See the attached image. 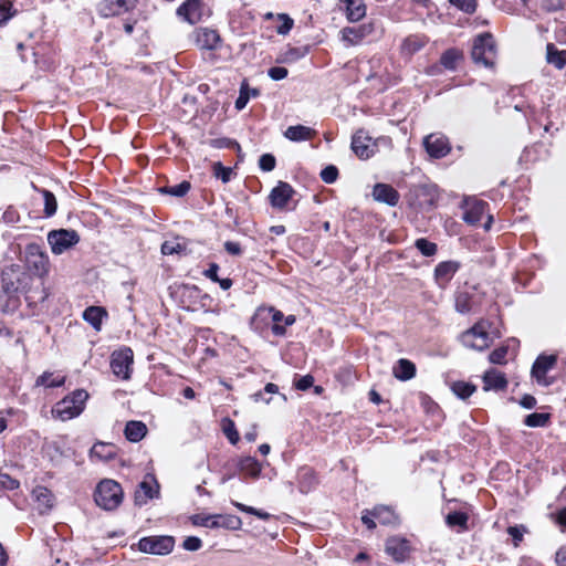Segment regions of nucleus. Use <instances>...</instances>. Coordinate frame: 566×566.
<instances>
[{
  "label": "nucleus",
  "mask_w": 566,
  "mask_h": 566,
  "mask_svg": "<svg viewBox=\"0 0 566 566\" xmlns=\"http://www.w3.org/2000/svg\"><path fill=\"white\" fill-rule=\"evenodd\" d=\"M87 399L88 394L86 390L76 389L56 402L52 409V413L62 421L71 420L83 412Z\"/></svg>",
  "instance_id": "1"
},
{
  "label": "nucleus",
  "mask_w": 566,
  "mask_h": 566,
  "mask_svg": "<svg viewBox=\"0 0 566 566\" xmlns=\"http://www.w3.org/2000/svg\"><path fill=\"white\" fill-rule=\"evenodd\" d=\"M124 493L120 484L114 480L101 481L94 492L96 505L105 511L117 509L123 502Z\"/></svg>",
  "instance_id": "2"
},
{
  "label": "nucleus",
  "mask_w": 566,
  "mask_h": 566,
  "mask_svg": "<svg viewBox=\"0 0 566 566\" xmlns=\"http://www.w3.org/2000/svg\"><path fill=\"white\" fill-rule=\"evenodd\" d=\"M557 355L539 354L532 365L531 377L538 386L551 387L555 384L556 378L547 374L557 365Z\"/></svg>",
  "instance_id": "3"
},
{
  "label": "nucleus",
  "mask_w": 566,
  "mask_h": 566,
  "mask_svg": "<svg viewBox=\"0 0 566 566\" xmlns=\"http://www.w3.org/2000/svg\"><path fill=\"white\" fill-rule=\"evenodd\" d=\"M191 522L196 526H203L209 528H227L239 530L242 525L240 517L230 514H195L191 516Z\"/></svg>",
  "instance_id": "4"
},
{
  "label": "nucleus",
  "mask_w": 566,
  "mask_h": 566,
  "mask_svg": "<svg viewBox=\"0 0 566 566\" xmlns=\"http://www.w3.org/2000/svg\"><path fill=\"white\" fill-rule=\"evenodd\" d=\"M472 60L476 64L483 66H492L495 57L494 40L490 33H483L474 40L472 51Z\"/></svg>",
  "instance_id": "5"
},
{
  "label": "nucleus",
  "mask_w": 566,
  "mask_h": 566,
  "mask_svg": "<svg viewBox=\"0 0 566 566\" xmlns=\"http://www.w3.org/2000/svg\"><path fill=\"white\" fill-rule=\"evenodd\" d=\"M78 241V233L72 229L52 230L48 234V242L52 252L56 255L64 253L73 245L77 244Z\"/></svg>",
  "instance_id": "6"
},
{
  "label": "nucleus",
  "mask_w": 566,
  "mask_h": 566,
  "mask_svg": "<svg viewBox=\"0 0 566 566\" xmlns=\"http://www.w3.org/2000/svg\"><path fill=\"white\" fill-rule=\"evenodd\" d=\"M175 546V538L168 535L147 536L138 542V549L146 554L167 555Z\"/></svg>",
  "instance_id": "7"
},
{
  "label": "nucleus",
  "mask_w": 566,
  "mask_h": 566,
  "mask_svg": "<svg viewBox=\"0 0 566 566\" xmlns=\"http://www.w3.org/2000/svg\"><path fill=\"white\" fill-rule=\"evenodd\" d=\"M134 363V354L129 347H124L112 354L111 368L115 376L122 379H129L132 366Z\"/></svg>",
  "instance_id": "8"
},
{
  "label": "nucleus",
  "mask_w": 566,
  "mask_h": 566,
  "mask_svg": "<svg viewBox=\"0 0 566 566\" xmlns=\"http://www.w3.org/2000/svg\"><path fill=\"white\" fill-rule=\"evenodd\" d=\"M271 317L272 322V333L275 336H283L286 333L285 326L280 325V322L284 319V314L275 310L274 307H259L255 312L254 316L251 319V325L254 329H260L261 326L259 324L260 321H265Z\"/></svg>",
  "instance_id": "9"
},
{
  "label": "nucleus",
  "mask_w": 566,
  "mask_h": 566,
  "mask_svg": "<svg viewBox=\"0 0 566 566\" xmlns=\"http://www.w3.org/2000/svg\"><path fill=\"white\" fill-rule=\"evenodd\" d=\"M423 147L431 158H443L451 151L449 139L441 133H433L423 138Z\"/></svg>",
  "instance_id": "10"
},
{
  "label": "nucleus",
  "mask_w": 566,
  "mask_h": 566,
  "mask_svg": "<svg viewBox=\"0 0 566 566\" xmlns=\"http://www.w3.org/2000/svg\"><path fill=\"white\" fill-rule=\"evenodd\" d=\"M206 6L201 0H186L178 9L177 14L190 24H196L206 15Z\"/></svg>",
  "instance_id": "11"
},
{
  "label": "nucleus",
  "mask_w": 566,
  "mask_h": 566,
  "mask_svg": "<svg viewBox=\"0 0 566 566\" xmlns=\"http://www.w3.org/2000/svg\"><path fill=\"white\" fill-rule=\"evenodd\" d=\"M137 0H101L97 11L104 18L119 15L132 10Z\"/></svg>",
  "instance_id": "12"
},
{
  "label": "nucleus",
  "mask_w": 566,
  "mask_h": 566,
  "mask_svg": "<svg viewBox=\"0 0 566 566\" xmlns=\"http://www.w3.org/2000/svg\"><path fill=\"white\" fill-rule=\"evenodd\" d=\"M352 149L361 159H367L374 155L375 144L367 132L359 129L352 138Z\"/></svg>",
  "instance_id": "13"
},
{
  "label": "nucleus",
  "mask_w": 566,
  "mask_h": 566,
  "mask_svg": "<svg viewBox=\"0 0 566 566\" xmlns=\"http://www.w3.org/2000/svg\"><path fill=\"white\" fill-rule=\"evenodd\" d=\"M295 190L290 184L279 181L270 192V203L273 208L282 210L287 207V202L292 199Z\"/></svg>",
  "instance_id": "14"
},
{
  "label": "nucleus",
  "mask_w": 566,
  "mask_h": 566,
  "mask_svg": "<svg viewBox=\"0 0 566 566\" xmlns=\"http://www.w3.org/2000/svg\"><path fill=\"white\" fill-rule=\"evenodd\" d=\"M489 205L479 199H469L464 201V212L462 219L471 226H478L482 220Z\"/></svg>",
  "instance_id": "15"
},
{
  "label": "nucleus",
  "mask_w": 566,
  "mask_h": 566,
  "mask_svg": "<svg viewBox=\"0 0 566 566\" xmlns=\"http://www.w3.org/2000/svg\"><path fill=\"white\" fill-rule=\"evenodd\" d=\"M386 553L397 563L405 562L410 553L409 542L399 536L389 537L386 541Z\"/></svg>",
  "instance_id": "16"
},
{
  "label": "nucleus",
  "mask_w": 566,
  "mask_h": 566,
  "mask_svg": "<svg viewBox=\"0 0 566 566\" xmlns=\"http://www.w3.org/2000/svg\"><path fill=\"white\" fill-rule=\"evenodd\" d=\"M490 336L488 332L483 331L480 326H473L463 334V343L465 346L483 350L489 347Z\"/></svg>",
  "instance_id": "17"
},
{
  "label": "nucleus",
  "mask_w": 566,
  "mask_h": 566,
  "mask_svg": "<svg viewBox=\"0 0 566 566\" xmlns=\"http://www.w3.org/2000/svg\"><path fill=\"white\" fill-rule=\"evenodd\" d=\"M158 483L154 478H150V480H144L139 483L138 489L135 492V504L136 505H144L148 502V500L154 499L158 495Z\"/></svg>",
  "instance_id": "18"
},
{
  "label": "nucleus",
  "mask_w": 566,
  "mask_h": 566,
  "mask_svg": "<svg viewBox=\"0 0 566 566\" xmlns=\"http://www.w3.org/2000/svg\"><path fill=\"white\" fill-rule=\"evenodd\" d=\"M195 42L201 50H214L220 42V35L216 30L201 28L195 31Z\"/></svg>",
  "instance_id": "19"
},
{
  "label": "nucleus",
  "mask_w": 566,
  "mask_h": 566,
  "mask_svg": "<svg viewBox=\"0 0 566 566\" xmlns=\"http://www.w3.org/2000/svg\"><path fill=\"white\" fill-rule=\"evenodd\" d=\"M460 266V262L453 260L440 262L434 269V279L437 283L440 286L447 285L458 272Z\"/></svg>",
  "instance_id": "20"
},
{
  "label": "nucleus",
  "mask_w": 566,
  "mask_h": 566,
  "mask_svg": "<svg viewBox=\"0 0 566 566\" xmlns=\"http://www.w3.org/2000/svg\"><path fill=\"white\" fill-rule=\"evenodd\" d=\"M373 196L376 201L387 203L395 207L399 202V192L390 185L376 184L374 186Z\"/></svg>",
  "instance_id": "21"
},
{
  "label": "nucleus",
  "mask_w": 566,
  "mask_h": 566,
  "mask_svg": "<svg viewBox=\"0 0 566 566\" xmlns=\"http://www.w3.org/2000/svg\"><path fill=\"white\" fill-rule=\"evenodd\" d=\"M374 31L373 23L363 24L359 27H346L342 30L343 40L352 45L358 44L364 38Z\"/></svg>",
  "instance_id": "22"
},
{
  "label": "nucleus",
  "mask_w": 566,
  "mask_h": 566,
  "mask_svg": "<svg viewBox=\"0 0 566 566\" xmlns=\"http://www.w3.org/2000/svg\"><path fill=\"white\" fill-rule=\"evenodd\" d=\"M27 263L30 269H34L38 274L46 272L48 256L39 251L38 247L28 248Z\"/></svg>",
  "instance_id": "23"
},
{
  "label": "nucleus",
  "mask_w": 566,
  "mask_h": 566,
  "mask_svg": "<svg viewBox=\"0 0 566 566\" xmlns=\"http://www.w3.org/2000/svg\"><path fill=\"white\" fill-rule=\"evenodd\" d=\"M370 514L381 525H398L399 524V516L396 514L394 509L390 506L377 505L370 511Z\"/></svg>",
  "instance_id": "24"
},
{
  "label": "nucleus",
  "mask_w": 566,
  "mask_h": 566,
  "mask_svg": "<svg viewBox=\"0 0 566 566\" xmlns=\"http://www.w3.org/2000/svg\"><path fill=\"white\" fill-rule=\"evenodd\" d=\"M484 390H504L507 386L505 375L499 370L491 369L483 376Z\"/></svg>",
  "instance_id": "25"
},
{
  "label": "nucleus",
  "mask_w": 566,
  "mask_h": 566,
  "mask_svg": "<svg viewBox=\"0 0 566 566\" xmlns=\"http://www.w3.org/2000/svg\"><path fill=\"white\" fill-rule=\"evenodd\" d=\"M346 18L350 22H357L366 15L364 0H342Z\"/></svg>",
  "instance_id": "26"
},
{
  "label": "nucleus",
  "mask_w": 566,
  "mask_h": 566,
  "mask_svg": "<svg viewBox=\"0 0 566 566\" xmlns=\"http://www.w3.org/2000/svg\"><path fill=\"white\" fill-rule=\"evenodd\" d=\"M316 135V130L304 126V125H294L289 126L284 132V137L292 142H304L311 140Z\"/></svg>",
  "instance_id": "27"
},
{
  "label": "nucleus",
  "mask_w": 566,
  "mask_h": 566,
  "mask_svg": "<svg viewBox=\"0 0 566 566\" xmlns=\"http://www.w3.org/2000/svg\"><path fill=\"white\" fill-rule=\"evenodd\" d=\"M298 490L301 493L311 492L317 484L316 475L313 469L303 467L297 473Z\"/></svg>",
  "instance_id": "28"
},
{
  "label": "nucleus",
  "mask_w": 566,
  "mask_h": 566,
  "mask_svg": "<svg viewBox=\"0 0 566 566\" xmlns=\"http://www.w3.org/2000/svg\"><path fill=\"white\" fill-rule=\"evenodd\" d=\"M116 455L117 450L113 443L97 442L90 451L91 459H97L101 461L113 460Z\"/></svg>",
  "instance_id": "29"
},
{
  "label": "nucleus",
  "mask_w": 566,
  "mask_h": 566,
  "mask_svg": "<svg viewBox=\"0 0 566 566\" xmlns=\"http://www.w3.org/2000/svg\"><path fill=\"white\" fill-rule=\"evenodd\" d=\"M237 467L241 473L253 479L259 478L262 471L261 463L253 457L239 459Z\"/></svg>",
  "instance_id": "30"
},
{
  "label": "nucleus",
  "mask_w": 566,
  "mask_h": 566,
  "mask_svg": "<svg viewBox=\"0 0 566 566\" xmlns=\"http://www.w3.org/2000/svg\"><path fill=\"white\" fill-rule=\"evenodd\" d=\"M394 376L402 381L410 380L416 376V365L406 358H400L394 367Z\"/></svg>",
  "instance_id": "31"
},
{
  "label": "nucleus",
  "mask_w": 566,
  "mask_h": 566,
  "mask_svg": "<svg viewBox=\"0 0 566 566\" xmlns=\"http://www.w3.org/2000/svg\"><path fill=\"white\" fill-rule=\"evenodd\" d=\"M147 433V427L142 421L130 420L126 423L124 434L130 442H139Z\"/></svg>",
  "instance_id": "32"
},
{
  "label": "nucleus",
  "mask_w": 566,
  "mask_h": 566,
  "mask_svg": "<svg viewBox=\"0 0 566 566\" xmlns=\"http://www.w3.org/2000/svg\"><path fill=\"white\" fill-rule=\"evenodd\" d=\"M546 61L557 70H563L566 66V50H558L555 44L548 43L546 45Z\"/></svg>",
  "instance_id": "33"
},
{
  "label": "nucleus",
  "mask_w": 566,
  "mask_h": 566,
  "mask_svg": "<svg viewBox=\"0 0 566 566\" xmlns=\"http://www.w3.org/2000/svg\"><path fill=\"white\" fill-rule=\"evenodd\" d=\"M454 306L458 313L468 314L474 310V296L467 291L458 292L455 295Z\"/></svg>",
  "instance_id": "34"
},
{
  "label": "nucleus",
  "mask_w": 566,
  "mask_h": 566,
  "mask_svg": "<svg viewBox=\"0 0 566 566\" xmlns=\"http://www.w3.org/2000/svg\"><path fill=\"white\" fill-rule=\"evenodd\" d=\"M107 316L106 311L99 306H90L83 313V318L95 329L101 328L102 319Z\"/></svg>",
  "instance_id": "35"
},
{
  "label": "nucleus",
  "mask_w": 566,
  "mask_h": 566,
  "mask_svg": "<svg viewBox=\"0 0 566 566\" xmlns=\"http://www.w3.org/2000/svg\"><path fill=\"white\" fill-rule=\"evenodd\" d=\"M462 59L463 55L458 49H449L441 54L440 64L449 71H454Z\"/></svg>",
  "instance_id": "36"
},
{
  "label": "nucleus",
  "mask_w": 566,
  "mask_h": 566,
  "mask_svg": "<svg viewBox=\"0 0 566 566\" xmlns=\"http://www.w3.org/2000/svg\"><path fill=\"white\" fill-rule=\"evenodd\" d=\"M35 501L42 505L45 510H50L53 506L54 496L52 492L45 486H36L32 492Z\"/></svg>",
  "instance_id": "37"
},
{
  "label": "nucleus",
  "mask_w": 566,
  "mask_h": 566,
  "mask_svg": "<svg viewBox=\"0 0 566 566\" xmlns=\"http://www.w3.org/2000/svg\"><path fill=\"white\" fill-rule=\"evenodd\" d=\"M18 14L11 0H0V28L4 27L13 17Z\"/></svg>",
  "instance_id": "38"
},
{
  "label": "nucleus",
  "mask_w": 566,
  "mask_h": 566,
  "mask_svg": "<svg viewBox=\"0 0 566 566\" xmlns=\"http://www.w3.org/2000/svg\"><path fill=\"white\" fill-rule=\"evenodd\" d=\"M469 516L464 512L454 511L447 515L446 523L450 527L459 526L461 530H468Z\"/></svg>",
  "instance_id": "39"
},
{
  "label": "nucleus",
  "mask_w": 566,
  "mask_h": 566,
  "mask_svg": "<svg viewBox=\"0 0 566 566\" xmlns=\"http://www.w3.org/2000/svg\"><path fill=\"white\" fill-rule=\"evenodd\" d=\"M39 192L43 196L44 199V216L46 218H51L55 214L57 209V201L53 192L46 189H39Z\"/></svg>",
  "instance_id": "40"
},
{
  "label": "nucleus",
  "mask_w": 566,
  "mask_h": 566,
  "mask_svg": "<svg viewBox=\"0 0 566 566\" xmlns=\"http://www.w3.org/2000/svg\"><path fill=\"white\" fill-rule=\"evenodd\" d=\"M551 415L544 412L530 413L524 419V424L530 428L546 427L549 422Z\"/></svg>",
  "instance_id": "41"
},
{
  "label": "nucleus",
  "mask_w": 566,
  "mask_h": 566,
  "mask_svg": "<svg viewBox=\"0 0 566 566\" xmlns=\"http://www.w3.org/2000/svg\"><path fill=\"white\" fill-rule=\"evenodd\" d=\"M451 389L457 397L467 399L475 391L476 387L470 382L455 381L452 384Z\"/></svg>",
  "instance_id": "42"
},
{
  "label": "nucleus",
  "mask_w": 566,
  "mask_h": 566,
  "mask_svg": "<svg viewBox=\"0 0 566 566\" xmlns=\"http://www.w3.org/2000/svg\"><path fill=\"white\" fill-rule=\"evenodd\" d=\"M259 95V91L256 88H249L247 85L242 84L241 85V88H240V94H239V97L237 98L235 101V108L241 111L243 109L249 99H250V96H258Z\"/></svg>",
  "instance_id": "43"
},
{
  "label": "nucleus",
  "mask_w": 566,
  "mask_h": 566,
  "mask_svg": "<svg viewBox=\"0 0 566 566\" xmlns=\"http://www.w3.org/2000/svg\"><path fill=\"white\" fill-rule=\"evenodd\" d=\"M65 378L64 377H53V374L51 373H44L36 379L38 386H44L48 388H56L64 385Z\"/></svg>",
  "instance_id": "44"
},
{
  "label": "nucleus",
  "mask_w": 566,
  "mask_h": 566,
  "mask_svg": "<svg viewBox=\"0 0 566 566\" xmlns=\"http://www.w3.org/2000/svg\"><path fill=\"white\" fill-rule=\"evenodd\" d=\"M415 247L424 256H433L438 251V245L426 238H419L415 241Z\"/></svg>",
  "instance_id": "45"
},
{
  "label": "nucleus",
  "mask_w": 566,
  "mask_h": 566,
  "mask_svg": "<svg viewBox=\"0 0 566 566\" xmlns=\"http://www.w3.org/2000/svg\"><path fill=\"white\" fill-rule=\"evenodd\" d=\"M232 505L235 506L239 511L255 515L260 520L268 521L272 517V515L268 512H264L262 510L255 509L253 506L245 505L243 503L232 501Z\"/></svg>",
  "instance_id": "46"
},
{
  "label": "nucleus",
  "mask_w": 566,
  "mask_h": 566,
  "mask_svg": "<svg viewBox=\"0 0 566 566\" xmlns=\"http://www.w3.org/2000/svg\"><path fill=\"white\" fill-rule=\"evenodd\" d=\"M190 188H191L190 182L187 180H184L178 185L163 188L161 192L170 195V196H175V197H184L188 193Z\"/></svg>",
  "instance_id": "47"
},
{
  "label": "nucleus",
  "mask_w": 566,
  "mask_h": 566,
  "mask_svg": "<svg viewBox=\"0 0 566 566\" xmlns=\"http://www.w3.org/2000/svg\"><path fill=\"white\" fill-rule=\"evenodd\" d=\"M222 431H223L224 436L228 438V440L230 441V443H232V444L238 443L240 437L235 429V424L231 419L224 418L222 420Z\"/></svg>",
  "instance_id": "48"
},
{
  "label": "nucleus",
  "mask_w": 566,
  "mask_h": 566,
  "mask_svg": "<svg viewBox=\"0 0 566 566\" xmlns=\"http://www.w3.org/2000/svg\"><path fill=\"white\" fill-rule=\"evenodd\" d=\"M213 175L223 184H227L231 179L232 169L230 167H224L220 161H218L213 164Z\"/></svg>",
  "instance_id": "49"
},
{
  "label": "nucleus",
  "mask_w": 566,
  "mask_h": 566,
  "mask_svg": "<svg viewBox=\"0 0 566 566\" xmlns=\"http://www.w3.org/2000/svg\"><path fill=\"white\" fill-rule=\"evenodd\" d=\"M319 176L325 184H333L338 178V169L336 166L329 165L321 171Z\"/></svg>",
  "instance_id": "50"
},
{
  "label": "nucleus",
  "mask_w": 566,
  "mask_h": 566,
  "mask_svg": "<svg viewBox=\"0 0 566 566\" xmlns=\"http://www.w3.org/2000/svg\"><path fill=\"white\" fill-rule=\"evenodd\" d=\"M276 160L272 154H263L259 159V167L263 171H272L275 168Z\"/></svg>",
  "instance_id": "51"
},
{
  "label": "nucleus",
  "mask_w": 566,
  "mask_h": 566,
  "mask_svg": "<svg viewBox=\"0 0 566 566\" xmlns=\"http://www.w3.org/2000/svg\"><path fill=\"white\" fill-rule=\"evenodd\" d=\"M450 3L465 13H473L476 10V0H450Z\"/></svg>",
  "instance_id": "52"
},
{
  "label": "nucleus",
  "mask_w": 566,
  "mask_h": 566,
  "mask_svg": "<svg viewBox=\"0 0 566 566\" xmlns=\"http://www.w3.org/2000/svg\"><path fill=\"white\" fill-rule=\"evenodd\" d=\"M20 486V482L11 478L7 473H0V490H15Z\"/></svg>",
  "instance_id": "53"
},
{
  "label": "nucleus",
  "mask_w": 566,
  "mask_h": 566,
  "mask_svg": "<svg viewBox=\"0 0 566 566\" xmlns=\"http://www.w3.org/2000/svg\"><path fill=\"white\" fill-rule=\"evenodd\" d=\"M314 384V377L312 375H305L294 381L296 389L305 391L310 389Z\"/></svg>",
  "instance_id": "54"
},
{
  "label": "nucleus",
  "mask_w": 566,
  "mask_h": 566,
  "mask_svg": "<svg viewBox=\"0 0 566 566\" xmlns=\"http://www.w3.org/2000/svg\"><path fill=\"white\" fill-rule=\"evenodd\" d=\"M201 546H202V542L197 536H188L185 538V541L182 543V547L186 551H190V552L198 551L201 548Z\"/></svg>",
  "instance_id": "55"
},
{
  "label": "nucleus",
  "mask_w": 566,
  "mask_h": 566,
  "mask_svg": "<svg viewBox=\"0 0 566 566\" xmlns=\"http://www.w3.org/2000/svg\"><path fill=\"white\" fill-rule=\"evenodd\" d=\"M289 74V71L286 67H283V66H273L271 69H269L268 71V75L270 78H272L273 81H281L283 78H285Z\"/></svg>",
  "instance_id": "56"
},
{
  "label": "nucleus",
  "mask_w": 566,
  "mask_h": 566,
  "mask_svg": "<svg viewBox=\"0 0 566 566\" xmlns=\"http://www.w3.org/2000/svg\"><path fill=\"white\" fill-rule=\"evenodd\" d=\"M524 527H518V526H510L507 528V534L512 537L513 539V544L515 547H517L520 545V543L523 541V533H524Z\"/></svg>",
  "instance_id": "57"
},
{
  "label": "nucleus",
  "mask_w": 566,
  "mask_h": 566,
  "mask_svg": "<svg viewBox=\"0 0 566 566\" xmlns=\"http://www.w3.org/2000/svg\"><path fill=\"white\" fill-rule=\"evenodd\" d=\"M506 354L507 349L505 347L496 348L490 354V361L493 364H503L505 361Z\"/></svg>",
  "instance_id": "58"
},
{
  "label": "nucleus",
  "mask_w": 566,
  "mask_h": 566,
  "mask_svg": "<svg viewBox=\"0 0 566 566\" xmlns=\"http://www.w3.org/2000/svg\"><path fill=\"white\" fill-rule=\"evenodd\" d=\"M281 19H283V23L277 27L279 34H287L293 28V20L287 14H280Z\"/></svg>",
  "instance_id": "59"
},
{
  "label": "nucleus",
  "mask_w": 566,
  "mask_h": 566,
  "mask_svg": "<svg viewBox=\"0 0 566 566\" xmlns=\"http://www.w3.org/2000/svg\"><path fill=\"white\" fill-rule=\"evenodd\" d=\"M224 250L231 254V255H240L242 253V249H241V245L240 243L238 242H234V241H226L224 244Z\"/></svg>",
  "instance_id": "60"
},
{
  "label": "nucleus",
  "mask_w": 566,
  "mask_h": 566,
  "mask_svg": "<svg viewBox=\"0 0 566 566\" xmlns=\"http://www.w3.org/2000/svg\"><path fill=\"white\" fill-rule=\"evenodd\" d=\"M218 271L219 265L217 263H210L209 268L206 271H203V275L216 283L217 281H219Z\"/></svg>",
  "instance_id": "61"
},
{
  "label": "nucleus",
  "mask_w": 566,
  "mask_h": 566,
  "mask_svg": "<svg viewBox=\"0 0 566 566\" xmlns=\"http://www.w3.org/2000/svg\"><path fill=\"white\" fill-rule=\"evenodd\" d=\"M520 405L525 409H532L536 406V399L532 395H524L521 400Z\"/></svg>",
  "instance_id": "62"
},
{
  "label": "nucleus",
  "mask_w": 566,
  "mask_h": 566,
  "mask_svg": "<svg viewBox=\"0 0 566 566\" xmlns=\"http://www.w3.org/2000/svg\"><path fill=\"white\" fill-rule=\"evenodd\" d=\"M375 517L371 516L370 511H365L361 516V522L367 528L374 530L376 527Z\"/></svg>",
  "instance_id": "63"
},
{
  "label": "nucleus",
  "mask_w": 566,
  "mask_h": 566,
  "mask_svg": "<svg viewBox=\"0 0 566 566\" xmlns=\"http://www.w3.org/2000/svg\"><path fill=\"white\" fill-rule=\"evenodd\" d=\"M556 563L558 566H566V548L562 547L556 553Z\"/></svg>",
  "instance_id": "64"
}]
</instances>
